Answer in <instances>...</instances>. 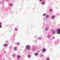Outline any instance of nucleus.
<instances>
[{
    "label": "nucleus",
    "instance_id": "obj_23",
    "mask_svg": "<svg viewBox=\"0 0 60 60\" xmlns=\"http://www.w3.org/2000/svg\"><path fill=\"white\" fill-rule=\"evenodd\" d=\"M42 1V0H39L40 1Z\"/></svg>",
    "mask_w": 60,
    "mask_h": 60
},
{
    "label": "nucleus",
    "instance_id": "obj_1",
    "mask_svg": "<svg viewBox=\"0 0 60 60\" xmlns=\"http://www.w3.org/2000/svg\"><path fill=\"white\" fill-rule=\"evenodd\" d=\"M57 33L58 34H60V29H58L57 30Z\"/></svg>",
    "mask_w": 60,
    "mask_h": 60
},
{
    "label": "nucleus",
    "instance_id": "obj_3",
    "mask_svg": "<svg viewBox=\"0 0 60 60\" xmlns=\"http://www.w3.org/2000/svg\"><path fill=\"white\" fill-rule=\"evenodd\" d=\"M43 52H45L46 51V49H43Z\"/></svg>",
    "mask_w": 60,
    "mask_h": 60
},
{
    "label": "nucleus",
    "instance_id": "obj_13",
    "mask_svg": "<svg viewBox=\"0 0 60 60\" xmlns=\"http://www.w3.org/2000/svg\"><path fill=\"white\" fill-rule=\"evenodd\" d=\"M46 14H44L43 15V16H46Z\"/></svg>",
    "mask_w": 60,
    "mask_h": 60
},
{
    "label": "nucleus",
    "instance_id": "obj_25",
    "mask_svg": "<svg viewBox=\"0 0 60 60\" xmlns=\"http://www.w3.org/2000/svg\"><path fill=\"white\" fill-rule=\"evenodd\" d=\"M0 3H1V1H0Z\"/></svg>",
    "mask_w": 60,
    "mask_h": 60
},
{
    "label": "nucleus",
    "instance_id": "obj_20",
    "mask_svg": "<svg viewBox=\"0 0 60 60\" xmlns=\"http://www.w3.org/2000/svg\"><path fill=\"white\" fill-rule=\"evenodd\" d=\"M8 42V41H5V42H6V43H7V42Z\"/></svg>",
    "mask_w": 60,
    "mask_h": 60
},
{
    "label": "nucleus",
    "instance_id": "obj_24",
    "mask_svg": "<svg viewBox=\"0 0 60 60\" xmlns=\"http://www.w3.org/2000/svg\"><path fill=\"white\" fill-rule=\"evenodd\" d=\"M2 25V24H1V22H0V25Z\"/></svg>",
    "mask_w": 60,
    "mask_h": 60
},
{
    "label": "nucleus",
    "instance_id": "obj_8",
    "mask_svg": "<svg viewBox=\"0 0 60 60\" xmlns=\"http://www.w3.org/2000/svg\"><path fill=\"white\" fill-rule=\"evenodd\" d=\"M38 54L37 53H35V56H38Z\"/></svg>",
    "mask_w": 60,
    "mask_h": 60
},
{
    "label": "nucleus",
    "instance_id": "obj_19",
    "mask_svg": "<svg viewBox=\"0 0 60 60\" xmlns=\"http://www.w3.org/2000/svg\"><path fill=\"white\" fill-rule=\"evenodd\" d=\"M28 57H29V58H30V56L29 55L28 56Z\"/></svg>",
    "mask_w": 60,
    "mask_h": 60
},
{
    "label": "nucleus",
    "instance_id": "obj_9",
    "mask_svg": "<svg viewBox=\"0 0 60 60\" xmlns=\"http://www.w3.org/2000/svg\"><path fill=\"white\" fill-rule=\"evenodd\" d=\"M14 49L15 50H17V48L15 47L14 48Z\"/></svg>",
    "mask_w": 60,
    "mask_h": 60
},
{
    "label": "nucleus",
    "instance_id": "obj_16",
    "mask_svg": "<svg viewBox=\"0 0 60 60\" xmlns=\"http://www.w3.org/2000/svg\"><path fill=\"white\" fill-rule=\"evenodd\" d=\"M50 11H52V9H50Z\"/></svg>",
    "mask_w": 60,
    "mask_h": 60
},
{
    "label": "nucleus",
    "instance_id": "obj_26",
    "mask_svg": "<svg viewBox=\"0 0 60 60\" xmlns=\"http://www.w3.org/2000/svg\"><path fill=\"white\" fill-rule=\"evenodd\" d=\"M48 37L49 38V37L48 36Z\"/></svg>",
    "mask_w": 60,
    "mask_h": 60
},
{
    "label": "nucleus",
    "instance_id": "obj_11",
    "mask_svg": "<svg viewBox=\"0 0 60 60\" xmlns=\"http://www.w3.org/2000/svg\"><path fill=\"white\" fill-rule=\"evenodd\" d=\"M45 3V2H43L41 3V4H44Z\"/></svg>",
    "mask_w": 60,
    "mask_h": 60
},
{
    "label": "nucleus",
    "instance_id": "obj_12",
    "mask_svg": "<svg viewBox=\"0 0 60 60\" xmlns=\"http://www.w3.org/2000/svg\"><path fill=\"white\" fill-rule=\"evenodd\" d=\"M46 60H49V58H47L46 59Z\"/></svg>",
    "mask_w": 60,
    "mask_h": 60
},
{
    "label": "nucleus",
    "instance_id": "obj_22",
    "mask_svg": "<svg viewBox=\"0 0 60 60\" xmlns=\"http://www.w3.org/2000/svg\"><path fill=\"white\" fill-rule=\"evenodd\" d=\"M40 52V51H38V53H39Z\"/></svg>",
    "mask_w": 60,
    "mask_h": 60
},
{
    "label": "nucleus",
    "instance_id": "obj_10",
    "mask_svg": "<svg viewBox=\"0 0 60 60\" xmlns=\"http://www.w3.org/2000/svg\"><path fill=\"white\" fill-rule=\"evenodd\" d=\"M56 32V31H54L53 32H52V34H54L55 33V32Z\"/></svg>",
    "mask_w": 60,
    "mask_h": 60
},
{
    "label": "nucleus",
    "instance_id": "obj_6",
    "mask_svg": "<svg viewBox=\"0 0 60 60\" xmlns=\"http://www.w3.org/2000/svg\"><path fill=\"white\" fill-rule=\"evenodd\" d=\"M55 17V16L54 15H53L52 16V19H54Z\"/></svg>",
    "mask_w": 60,
    "mask_h": 60
},
{
    "label": "nucleus",
    "instance_id": "obj_4",
    "mask_svg": "<svg viewBox=\"0 0 60 60\" xmlns=\"http://www.w3.org/2000/svg\"><path fill=\"white\" fill-rule=\"evenodd\" d=\"M17 57H18V59H19L20 57H21L20 56V55H19L17 56Z\"/></svg>",
    "mask_w": 60,
    "mask_h": 60
},
{
    "label": "nucleus",
    "instance_id": "obj_21",
    "mask_svg": "<svg viewBox=\"0 0 60 60\" xmlns=\"http://www.w3.org/2000/svg\"><path fill=\"white\" fill-rule=\"evenodd\" d=\"M15 31H17V29H15Z\"/></svg>",
    "mask_w": 60,
    "mask_h": 60
},
{
    "label": "nucleus",
    "instance_id": "obj_7",
    "mask_svg": "<svg viewBox=\"0 0 60 60\" xmlns=\"http://www.w3.org/2000/svg\"><path fill=\"white\" fill-rule=\"evenodd\" d=\"M49 15H46V18H49Z\"/></svg>",
    "mask_w": 60,
    "mask_h": 60
},
{
    "label": "nucleus",
    "instance_id": "obj_2",
    "mask_svg": "<svg viewBox=\"0 0 60 60\" xmlns=\"http://www.w3.org/2000/svg\"><path fill=\"white\" fill-rule=\"evenodd\" d=\"M26 48L27 49L29 50V49H30V46L29 45H27L26 46Z\"/></svg>",
    "mask_w": 60,
    "mask_h": 60
},
{
    "label": "nucleus",
    "instance_id": "obj_27",
    "mask_svg": "<svg viewBox=\"0 0 60 60\" xmlns=\"http://www.w3.org/2000/svg\"><path fill=\"white\" fill-rule=\"evenodd\" d=\"M46 30H47V28L46 29Z\"/></svg>",
    "mask_w": 60,
    "mask_h": 60
},
{
    "label": "nucleus",
    "instance_id": "obj_5",
    "mask_svg": "<svg viewBox=\"0 0 60 60\" xmlns=\"http://www.w3.org/2000/svg\"><path fill=\"white\" fill-rule=\"evenodd\" d=\"M8 46V44H4V47H6V46Z\"/></svg>",
    "mask_w": 60,
    "mask_h": 60
},
{
    "label": "nucleus",
    "instance_id": "obj_14",
    "mask_svg": "<svg viewBox=\"0 0 60 60\" xmlns=\"http://www.w3.org/2000/svg\"><path fill=\"white\" fill-rule=\"evenodd\" d=\"M16 44L18 45H19V43H17Z\"/></svg>",
    "mask_w": 60,
    "mask_h": 60
},
{
    "label": "nucleus",
    "instance_id": "obj_15",
    "mask_svg": "<svg viewBox=\"0 0 60 60\" xmlns=\"http://www.w3.org/2000/svg\"><path fill=\"white\" fill-rule=\"evenodd\" d=\"M12 56H14V57H15V55L14 54H13Z\"/></svg>",
    "mask_w": 60,
    "mask_h": 60
},
{
    "label": "nucleus",
    "instance_id": "obj_18",
    "mask_svg": "<svg viewBox=\"0 0 60 60\" xmlns=\"http://www.w3.org/2000/svg\"><path fill=\"white\" fill-rule=\"evenodd\" d=\"M2 27V25H0V28H1Z\"/></svg>",
    "mask_w": 60,
    "mask_h": 60
},
{
    "label": "nucleus",
    "instance_id": "obj_17",
    "mask_svg": "<svg viewBox=\"0 0 60 60\" xmlns=\"http://www.w3.org/2000/svg\"><path fill=\"white\" fill-rule=\"evenodd\" d=\"M12 4H10V6H12Z\"/></svg>",
    "mask_w": 60,
    "mask_h": 60
}]
</instances>
